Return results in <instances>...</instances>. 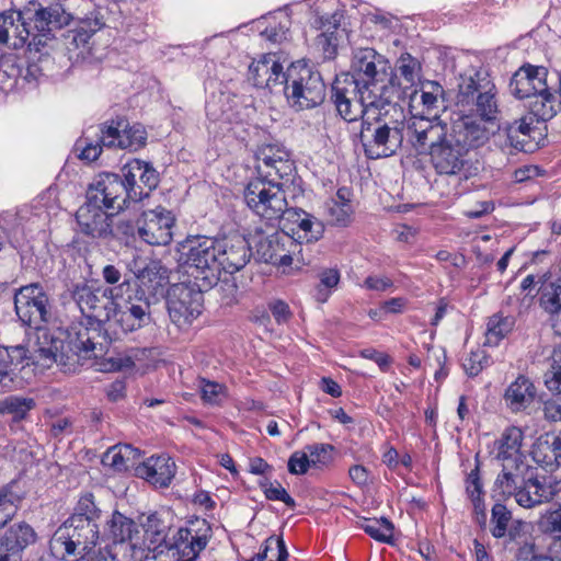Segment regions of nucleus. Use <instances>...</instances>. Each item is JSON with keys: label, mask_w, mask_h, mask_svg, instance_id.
Masks as SVG:
<instances>
[{"label": "nucleus", "mask_w": 561, "mask_h": 561, "mask_svg": "<svg viewBox=\"0 0 561 561\" xmlns=\"http://www.w3.org/2000/svg\"><path fill=\"white\" fill-rule=\"evenodd\" d=\"M211 527L205 518H194L176 530L165 546L164 553L173 561H196L211 538Z\"/></svg>", "instance_id": "obj_12"}, {"label": "nucleus", "mask_w": 561, "mask_h": 561, "mask_svg": "<svg viewBox=\"0 0 561 561\" xmlns=\"http://www.w3.org/2000/svg\"><path fill=\"white\" fill-rule=\"evenodd\" d=\"M285 95L296 111L320 105L325 99V84L318 70L301 62H291L286 70Z\"/></svg>", "instance_id": "obj_8"}, {"label": "nucleus", "mask_w": 561, "mask_h": 561, "mask_svg": "<svg viewBox=\"0 0 561 561\" xmlns=\"http://www.w3.org/2000/svg\"><path fill=\"white\" fill-rule=\"evenodd\" d=\"M256 170L265 179H289L294 172V163L289 152L280 144H263L255 153Z\"/></svg>", "instance_id": "obj_20"}, {"label": "nucleus", "mask_w": 561, "mask_h": 561, "mask_svg": "<svg viewBox=\"0 0 561 561\" xmlns=\"http://www.w3.org/2000/svg\"><path fill=\"white\" fill-rule=\"evenodd\" d=\"M201 284H174L168 294V311L171 321L180 329L190 325L201 313L203 308V291Z\"/></svg>", "instance_id": "obj_14"}, {"label": "nucleus", "mask_w": 561, "mask_h": 561, "mask_svg": "<svg viewBox=\"0 0 561 561\" xmlns=\"http://www.w3.org/2000/svg\"><path fill=\"white\" fill-rule=\"evenodd\" d=\"M554 85L547 88L546 92H539L528 98L527 108L529 115L537 122H548L552 119L561 110L560 100L554 95Z\"/></svg>", "instance_id": "obj_34"}, {"label": "nucleus", "mask_w": 561, "mask_h": 561, "mask_svg": "<svg viewBox=\"0 0 561 561\" xmlns=\"http://www.w3.org/2000/svg\"><path fill=\"white\" fill-rule=\"evenodd\" d=\"M110 533L115 549L122 552L125 561H145L149 558L150 547L146 546L141 529L133 519L115 512L110 520Z\"/></svg>", "instance_id": "obj_15"}, {"label": "nucleus", "mask_w": 561, "mask_h": 561, "mask_svg": "<svg viewBox=\"0 0 561 561\" xmlns=\"http://www.w3.org/2000/svg\"><path fill=\"white\" fill-rule=\"evenodd\" d=\"M95 135L98 136V140L95 142L88 141V139L85 138L77 144L78 147H82L81 153L79 156L80 159L93 162L100 157L102 152V147L104 146L101 141V134L99 135L96 133Z\"/></svg>", "instance_id": "obj_60"}, {"label": "nucleus", "mask_w": 561, "mask_h": 561, "mask_svg": "<svg viewBox=\"0 0 561 561\" xmlns=\"http://www.w3.org/2000/svg\"><path fill=\"white\" fill-rule=\"evenodd\" d=\"M150 302L148 297L138 298V302H129L125 309L112 311L111 321L112 327L107 325L106 330H113L115 334H118L116 328L122 333L133 332L146 325L150 320L149 314Z\"/></svg>", "instance_id": "obj_29"}, {"label": "nucleus", "mask_w": 561, "mask_h": 561, "mask_svg": "<svg viewBox=\"0 0 561 561\" xmlns=\"http://www.w3.org/2000/svg\"><path fill=\"white\" fill-rule=\"evenodd\" d=\"M81 503L87 505L85 513L73 514L57 529L50 540L53 554L65 561H80L99 541V527L92 519L95 508L92 493L85 494Z\"/></svg>", "instance_id": "obj_5"}, {"label": "nucleus", "mask_w": 561, "mask_h": 561, "mask_svg": "<svg viewBox=\"0 0 561 561\" xmlns=\"http://www.w3.org/2000/svg\"><path fill=\"white\" fill-rule=\"evenodd\" d=\"M252 558L253 561H287L288 552L282 538L270 537L263 550Z\"/></svg>", "instance_id": "obj_46"}, {"label": "nucleus", "mask_w": 561, "mask_h": 561, "mask_svg": "<svg viewBox=\"0 0 561 561\" xmlns=\"http://www.w3.org/2000/svg\"><path fill=\"white\" fill-rule=\"evenodd\" d=\"M534 118L531 115L524 116L518 121L513 122L506 128L505 142L502 145V149H514L516 151H525L527 145L526 137L530 136L533 130Z\"/></svg>", "instance_id": "obj_37"}, {"label": "nucleus", "mask_w": 561, "mask_h": 561, "mask_svg": "<svg viewBox=\"0 0 561 561\" xmlns=\"http://www.w3.org/2000/svg\"><path fill=\"white\" fill-rule=\"evenodd\" d=\"M420 93V99L423 106L426 111L431 112L439 107L444 102V89L443 87L435 81H426L422 84L420 91H414L413 95L415 96Z\"/></svg>", "instance_id": "obj_45"}, {"label": "nucleus", "mask_w": 561, "mask_h": 561, "mask_svg": "<svg viewBox=\"0 0 561 561\" xmlns=\"http://www.w3.org/2000/svg\"><path fill=\"white\" fill-rule=\"evenodd\" d=\"M284 23L279 22L277 25H270L265 27L261 32V35L272 43H280L286 39L289 20L287 18H284Z\"/></svg>", "instance_id": "obj_62"}, {"label": "nucleus", "mask_w": 561, "mask_h": 561, "mask_svg": "<svg viewBox=\"0 0 561 561\" xmlns=\"http://www.w3.org/2000/svg\"><path fill=\"white\" fill-rule=\"evenodd\" d=\"M174 217L163 207L144 211L137 220L139 238L151 245H167L172 240Z\"/></svg>", "instance_id": "obj_19"}, {"label": "nucleus", "mask_w": 561, "mask_h": 561, "mask_svg": "<svg viewBox=\"0 0 561 561\" xmlns=\"http://www.w3.org/2000/svg\"><path fill=\"white\" fill-rule=\"evenodd\" d=\"M511 512L500 503H496L492 507V535L495 538H502L507 531V526L511 520Z\"/></svg>", "instance_id": "obj_52"}, {"label": "nucleus", "mask_w": 561, "mask_h": 561, "mask_svg": "<svg viewBox=\"0 0 561 561\" xmlns=\"http://www.w3.org/2000/svg\"><path fill=\"white\" fill-rule=\"evenodd\" d=\"M131 191L125 181L114 173L99 174L87 191V198L102 205L105 209L118 213L130 199Z\"/></svg>", "instance_id": "obj_17"}, {"label": "nucleus", "mask_w": 561, "mask_h": 561, "mask_svg": "<svg viewBox=\"0 0 561 561\" xmlns=\"http://www.w3.org/2000/svg\"><path fill=\"white\" fill-rule=\"evenodd\" d=\"M310 466L307 451H295L288 460V470L290 473H305Z\"/></svg>", "instance_id": "obj_64"}, {"label": "nucleus", "mask_w": 561, "mask_h": 561, "mask_svg": "<svg viewBox=\"0 0 561 561\" xmlns=\"http://www.w3.org/2000/svg\"><path fill=\"white\" fill-rule=\"evenodd\" d=\"M539 307L548 314L551 327L558 335L559 324L554 322L561 316V280L547 283L539 289Z\"/></svg>", "instance_id": "obj_35"}, {"label": "nucleus", "mask_w": 561, "mask_h": 561, "mask_svg": "<svg viewBox=\"0 0 561 561\" xmlns=\"http://www.w3.org/2000/svg\"><path fill=\"white\" fill-rule=\"evenodd\" d=\"M18 16L30 31L28 48L36 51L46 45L54 31L69 25L73 19L72 14L58 3L48 7L32 3L23 11H19Z\"/></svg>", "instance_id": "obj_10"}, {"label": "nucleus", "mask_w": 561, "mask_h": 561, "mask_svg": "<svg viewBox=\"0 0 561 561\" xmlns=\"http://www.w3.org/2000/svg\"><path fill=\"white\" fill-rule=\"evenodd\" d=\"M307 451L310 466L321 468L328 466L332 461L333 446L329 444H313L305 448Z\"/></svg>", "instance_id": "obj_50"}, {"label": "nucleus", "mask_w": 561, "mask_h": 561, "mask_svg": "<svg viewBox=\"0 0 561 561\" xmlns=\"http://www.w3.org/2000/svg\"><path fill=\"white\" fill-rule=\"evenodd\" d=\"M359 140L369 159L394 154L404 141L403 108L385 100L373 105H363Z\"/></svg>", "instance_id": "obj_4"}, {"label": "nucleus", "mask_w": 561, "mask_h": 561, "mask_svg": "<svg viewBox=\"0 0 561 561\" xmlns=\"http://www.w3.org/2000/svg\"><path fill=\"white\" fill-rule=\"evenodd\" d=\"M535 398L536 387L524 375L518 376L511 382L503 396L506 408L513 413L525 411L534 402Z\"/></svg>", "instance_id": "obj_31"}, {"label": "nucleus", "mask_w": 561, "mask_h": 561, "mask_svg": "<svg viewBox=\"0 0 561 561\" xmlns=\"http://www.w3.org/2000/svg\"><path fill=\"white\" fill-rule=\"evenodd\" d=\"M336 23L319 34L316 38V45L322 50L325 59H332L336 55L337 36L335 34Z\"/></svg>", "instance_id": "obj_51"}, {"label": "nucleus", "mask_w": 561, "mask_h": 561, "mask_svg": "<svg viewBox=\"0 0 561 561\" xmlns=\"http://www.w3.org/2000/svg\"><path fill=\"white\" fill-rule=\"evenodd\" d=\"M300 245L294 238L284 232H274L261 237L256 242V253L261 261L274 265L288 266L293 262V254Z\"/></svg>", "instance_id": "obj_24"}, {"label": "nucleus", "mask_w": 561, "mask_h": 561, "mask_svg": "<svg viewBox=\"0 0 561 561\" xmlns=\"http://www.w3.org/2000/svg\"><path fill=\"white\" fill-rule=\"evenodd\" d=\"M35 407L32 398L10 396L0 401V413L11 414L14 420H22Z\"/></svg>", "instance_id": "obj_44"}, {"label": "nucleus", "mask_w": 561, "mask_h": 561, "mask_svg": "<svg viewBox=\"0 0 561 561\" xmlns=\"http://www.w3.org/2000/svg\"><path fill=\"white\" fill-rule=\"evenodd\" d=\"M168 526L160 523L156 515L148 517L145 526V535L142 540L147 547H150V552L158 550L159 554H163L165 546L169 543Z\"/></svg>", "instance_id": "obj_40"}, {"label": "nucleus", "mask_w": 561, "mask_h": 561, "mask_svg": "<svg viewBox=\"0 0 561 561\" xmlns=\"http://www.w3.org/2000/svg\"><path fill=\"white\" fill-rule=\"evenodd\" d=\"M553 493H508L515 502L525 508H534L552 500Z\"/></svg>", "instance_id": "obj_56"}, {"label": "nucleus", "mask_w": 561, "mask_h": 561, "mask_svg": "<svg viewBox=\"0 0 561 561\" xmlns=\"http://www.w3.org/2000/svg\"><path fill=\"white\" fill-rule=\"evenodd\" d=\"M14 309L21 322L33 329L46 325L51 318L48 295L38 283L15 290Z\"/></svg>", "instance_id": "obj_13"}, {"label": "nucleus", "mask_w": 561, "mask_h": 561, "mask_svg": "<svg viewBox=\"0 0 561 561\" xmlns=\"http://www.w3.org/2000/svg\"><path fill=\"white\" fill-rule=\"evenodd\" d=\"M36 330V341L25 348L27 352L26 365L33 364L41 367H50L54 363L61 366L83 364L84 360L98 358L102 352V344L95 340L101 336L95 328L85 327L82 323L72 325L67 343L59 336L45 329V325Z\"/></svg>", "instance_id": "obj_2"}, {"label": "nucleus", "mask_w": 561, "mask_h": 561, "mask_svg": "<svg viewBox=\"0 0 561 561\" xmlns=\"http://www.w3.org/2000/svg\"><path fill=\"white\" fill-rule=\"evenodd\" d=\"M105 208L87 198V202L76 213L80 232L92 238H106L112 234L111 215Z\"/></svg>", "instance_id": "obj_26"}, {"label": "nucleus", "mask_w": 561, "mask_h": 561, "mask_svg": "<svg viewBox=\"0 0 561 561\" xmlns=\"http://www.w3.org/2000/svg\"><path fill=\"white\" fill-rule=\"evenodd\" d=\"M297 228L298 230L296 233L298 234L300 242L306 241L309 243L317 241L323 232L322 224L309 214L304 216V219L299 221Z\"/></svg>", "instance_id": "obj_48"}, {"label": "nucleus", "mask_w": 561, "mask_h": 561, "mask_svg": "<svg viewBox=\"0 0 561 561\" xmlns=\"http://www.w3.org/2000/svg\"><path fill=\"white\" fill-rule=\"evenodd\" d=\"M134 360L130 356L125 354L111 355L102 359L98 366L101 371H119L130 369L134 366Z\"/></svg>", "instance_id": "obj_55"}, {"label": "nucleus", "mask_w": 561, "mask_h": 561, "mask_svg": "<svg viewBox=\"0 0 561 561\" xmlns=\"http://www.w3.org/2000/svg\"><path fill=\"white\" fill-rule=\"evenodd\" d=\"M286 71L276 54H264L249 66L248 80L256 88H272L284 84Z\"/></svg>", "instance_id": "obj_27"}, {"label": "nucleus", "mask_w": 561, "mask_h": 561, "mask_svg": "<svg viewBox=\"0 0 561 561\" xmlns=\"http://www.w3.org/2000/svg\"><path fill=\"white\" fill-rule=\"evenodd\" d=\"M127 268L134 274L141 296L153 297L168 279V270L160 261L148 260L135 255L128 263Z\"/></svg>", "instance_id": "obj_23"}, {"label": "nucleus", "mask_w": 561, "mask_h": 561, "mask_svg": "<svg viewBox=\"0 0 561 561\" xmlns=\"http://www.w3.org/2000/svg\"><path fill=\"white\" fill-rule=\"evenodd\" d=\"M448 127L449 123L412 117L404 121V140L417 154H427L442 140Z\"/></svg>", "instance_id": "obj_18"}, {"label": "nucleus", "mask_w": 561, "mask_h": 561, "mask_svg": "<svg viewBox=\"0 0 561 561\" xmlns=\"http://www.w3.org/2000/svg\"><path fill=\"white\" fill-rule=\"evenodd\" d=\"M145 167V161L139 159H134L133 161L126 163L123 168V180L125 181L128 190L131 191L130 199L138 202L144 197L148 196V193H144L141 187L138 185V180L140 181V174Z\"/></svg>", "instance_id": "obj_43"}, {"label": "nucleus", "mask_w": 561, "mask_h": 561, "mask_svg": "<svg viewBox=\"0 0 561 561\" xmlns=\"http://www.w3.org/2000/svg\"><path fill=\"white\" fill-rule=\"evenodd\" d=\"M546 388L552 393H561V354L553 356L543 375Z\"/></svg>", "instance_id": "obj_54"}, {"label": "nucleus", "mask_w": 561, "mask_h": 561, "mask_svg": "<svg viewBox=\"0 0 561 561\" xmlns=\"http://www.w3.org/2000/svg\"><path fill=\"white\" fill-rule=\"evenodd\" d=\"M320 283L316 287L314 297L319 302H325L332 288L340 282V273L335 268H327L319 274Z\"/></svg>", "instance_id": "obj_47"}, {"label": "nucleus", "mask_w": 561, "mask_h": 561, "mask_svg": "<svg viewBox=\"0 0 561 561\" xmlns=\"http://www.w3.org/2000/svg\"><path fill=\"white\" fill-rule=\"evenodd\" d=\"M105 25L104 18L100 11H93L89 16L80 19L78 27L73 31L72 43L76 47H85L93 34Z\"/></svg>", "instance_id": "obj_41"}, {"label": "nucleus", "mask_w": 561, "mask_h": 561, "mask_svg": "<svg viewBox=\"0 0 561 561\" xmlns=\"http://www.w3.org/2000/svg\"><path fill=\"white\" fill-rule=\"evenodd\" d=\"M486 365L488 355L485 354L484 350L480 348L471 352L462 364L463 369L470 377L478 376Z\"/></svg>", "instance_id": "obj_57"}, {"label": "nucleus", "mask_w": 561, "mask_h": 561, "mask_svg": "<svg viewBox=\"0 0 561 561\" xmlns=\"http://www.w3.org/2000/svg\"><path fill=\"white\" fill-rule=\"evenodd\" d=\"M533 459L541 467L553 470L561 466V433H547L537 438L531 450Z\"/></svg>", "instance_id": "obj_32"}, {"label": "nucleus", "mask_w": 561, "mask_h": 561, "mask_svg": "<svg viewBox=\"0 0 561 561\" xmlns=\"http://www.w3.org/2000/svg\"><path fill=\"white\" fill-rule=\"evenodd\" d=\"M523 438L522 430L512 426L506 428L501 438L496 440V456L492 460V465L502 469L494 480L493 488L495 490L527 491L530 488L537 490L543 488L535 469L517 465L522 457Z\"/></svg>", "instance_id": "obj_6"}, {"label": "nucleus", "mask_w": 561, "mask_h": 561, "mask_svg": "<svg viewBox=\"0 0 561 561\" xmlns=\"http://www.w3.org/2000/svg\"><path fill=\"white\" fill-rule=\"evenodd\" d=\"M176 473L174 460L165 455L151 456L135 467V476L154 488H168Z\"/></svg>", "instance_id": "obj_28"}, {"label": "nucleus", "mask_w": 561, "mask_h": 561, "mask_svg": "<svg viewBox=\"0 0 561 561\" xmlns=\"http://www.w3.org/2000/svg\"><path fill=\"white\" fill-rule=\"evenodd\" d=\"M542 412L548 422H561V393H554V396L542 400Z\"/></svg>", "instance_id": "obj_58"}, {"label": "nucleus", "mask_w": 561, "mask_h": 561, "mask_svg": "<svg viewBox=\"0 0 561 561\" xmlns=\"http://www.w3.org/2000/svg\"><path fill=\"white\" fill-rule=\"evenodd\" d=\"M360 528L371 538L386 543H391L393 538V524L385 518H363Z\"/></svg>", "instance_id": "obj_42"}, {"label": "nucleus", "mask_w": 561, "mask_h": 561, "mask_svg": "<svg viewBox=\"0 0 561 561\" xmlns=\"http://www.w3.org/2000/svg\"><path fill=\"white\" fill-rule=\"evenodd\" d=\"M355 76L336 78L332 84L331 100L340 116L354 122L363 105H373L391 99L393 87L388 60L374 48H359L353 58Z\"/></svg>", "instance_id": "obj_1"}, {"label": "nucleus", "mask_w": 561, "mask_h": 561, "mask_svg": "<svg viewBox=\"0 0 561 561\" xmlns=\"http://www.w3.org/2000/svg\"><path fill=\"white\" fill-rule=\"evenodd\" d=\"M71 295L82 314L105 322L112 327L111 314L114 310L113 289L92 287L85 283L73 285Z\"/></svg>", "instance_id": "obj_16"}, {"label": "nucleus", "mask_w": 561, "mask_h": 561, "mask_svg": "<svg viewBox=\"0 0 561 561\" xmlns=\"http://www.w3.org/2000/svg\"><path fill=\"white\" fill-rule=\"evenodd\" d=\"M220 289L222 291V299L226 304L231 305L238 302L241 293L232 275L220 280Z\"/></svg>", "instance_id": "obj_61"}, {"label": "nucleus", "mask_w": 561, "mask_h": 561, "mask_svg": "<svg viewBox=\"0 0 561 561\" xmlns=\"http://www.w3.org/2000/svg\"><path fill=\"white\" fill-rule=\"evenodd\" d=\"M9 495L12 493H0V527L11 520L16 513V504Z\"/></svg>", "instance_id": "obj_63"}, {"label": "nucleus", "mask_w": 561, "mask_h": 561, "mask_svg": "<svg viewBox=\"0 0 561 561\" xmlns=\"http://www.w3.org/2000/svg\"><path fill=\"white\" fill-rule=\"evenodd\" d=\"M329 221L332 225L346 226L351 221L352 205L350 202L331 199L327 204Z\"/></svg>", "instance_id": "obj_49"}, {"label": "nucleus", "mask_w": 561, "mask_h": 561, "mask_svg": "<svg viewBox=\"0 0 561 561\" xmlns=\"http://www.w3.org/2000/svg\"><path fill=\"white\" fill-rule=\"evenodd\" d=\"M105 147H118L136 151L146 145L147 133L140 124L129 125L125 118L112 121L100 128Z\"/></svg>", "instance_id": "obj_21"}, {"label": "nucleus", "mask_w": 561, "mask_h": 561, "mask_svg": "<svg viewBox=\"0 0 561 561\" xmlns=\"http://www.w3.org/2000/svg\"><path fill=\"white\" fill-rule=\"evenodd\" d=\"M140 451L131 445H115L110 447L102 456V463L115 471H125L137 466Z\"/></svg>", "instance_id": "obj_36"}, {"label": "nucleus", "mask_w": 561, "mask_h": 561, "mask_svg": "<svg viewBox=\"0 0 561 561\" xmlns=\"http://www.w3.org/2000/svg\"><path fill=\"white\" fill-rule=\"evenodd\" d=\"M489 138L490 130L477 118L455 113L442 140L428 153L431 162L438 174H460L469 163V151L482 147Z\"/></svg>", "instance_id": "obj_3"}, {"label": "nucleus", "mask_w": 561, "mask_h": 561, "mask_svg": "<svg viewBox=\"0 0 561 561\" xmlns=\"http://www.w3.org/2000/svg\"><path fill=\"white\" fill-rule=\"evenodd\" d=\"M187 272L201 288H211L219 282L217 240L206 236H188L182 243Z\"/></svg>", "instance_id": "obj_9"}, {"label": "nucleus", "mask_w": 561, "mask_h": 561, "mask_svg": "<svg viewBox=\"0 0 561 561\" xmlns=\"http://www.w3.org/2000/svg\"><path fill=\"white\" fill-rule=\"evenodd\" d=\"M28 39L30 31L18 16V12L0 13V44L19 49L27 45Z\"/></svg>", "instance_id": "obj_33"}, {"label": "nucleus", "mask_w": 561, "mask_h": 561, "mask_svg": "<svg viewBox=\"0 0 561 561\" xmlns=\"http://www.w3.org/2000/svg\"><path fill=\"white\" fill-rule=\"evenodd\" d=\"M244 201L249 208L266 220L282 219L288 206L278 180L262 176L248 184Z\"/></svg>", "instance_id": "obj_11"}, {"label": "nucleus", "mask_w": 561, "mask_h": 561, "mask_svg": "<svg viewBox=\"0 0 561 561\" xmlns=\"http://www.w3.org/2000/svg\"><path fill=\"white\" fill-rule=\"evenodd\" d=\"M456 99L458 106L469 108L474 113L473 117L484 126L486 123H495L501 116L499 90L484 69L460 76Z\"/></svg>", "instance_id": "obj_7"}, {"label": "nucleus", "mask_w": 561, "mask_h": 561, "mask_svg": "<svg viewBox=\"0 0 561 561\" xmlns=\"http://www.w3.org/2000/svg\"><path fill=\"white\" fill-rule=\"evenodd\" d=\"M490 476L483 466L476 458L474 468L467 476V491H483V480Z\"/></svg>", "instance_id": "obj_59"}, {"label": "nucleus", "mask_w": 561, "mask_h": 561, "mask_svg": "<svg viewBox=\"0 0 561 561\" xmlns=\"http://www.w3.org/2000/svg\"><path fill=\"white\" fill-rule=\"evenodd\" d=\"M27 357L22 345L14 347L0 346V383L8 386L13 381L16 367Z\"/></svg>", "instance_id": "obj_38"}, {"label": "nucleus", "mask_w": 561, "mask_h": 561, "mask_svg": "<svg viewBox=\"0 0 561 561\" xmlns=\"http://www.w3.org/2000/svg\"><path fill=\"white\" fill-rule=\"evenodd\" d=\"M551 73L546 67L530 64L522 66L511 78L508 88L517 99H528L536 93L546 92L553 84Z\"/></svg>", "instance_id": "obj_22"}, {"label": "nucleus", "mask_w": 561, "mask_h": 561, "mask_svg": "<svg viewBox=\"0 0 561 561\" xmlns=\"http://www.w3.org/2000/svg\"><path fill=\"white\" fill-rule=\"evenodd\" d=\"M35 541L36 534L30 525H13L0 538V553L11 557L12 561H21L22 551Z\"/></svg>", "instance_id": "obj_30"}, {"label": "nucleus", "mask_w": 561, "mask_h": 561, "mask_svg": "<svg viewBox=\"0 0 561 561\" xmlns=\"http://www.w3.org/2000/svg\"><path fill=\"white\" fill-rule=\"evenodd\" d=\"M218 272L232 275L242 270L251 257L248 241L241 236L217 240Z\"/></svg>", "instance_id": "obj_25"}, {"label": "nucleus", "mask_w": 561, "mask_h": 561, "mask_svg": "<svg viewBox=\"0 0 561 561\" xmlns=\"http://www.w3.org/2000/svg\"><path fill=\"white\" fill-rule=\"evenodd\" d=\"M397 69L401 77H403L408 83L413 85L415 80L419 78L421 66L415 58L410 54L404 53L397 61Z\"/></svg>", "instance_id": "obj_53"}, {"label": "nucleus", "mask_w": 561, "mask_h": 561, "mask_svg": "<svg viewBox=\"0 0 561 561\" xmlns=\"http://www.w3.org/2000/svg\"><path fill=\"white\" fill-rule=\"evenodd\" d=\"M515 319L497 312L488 319L485 331V345L496 346L514 329Z\"/></svg>", "instance_id": "obj_39"}]
</instances>
